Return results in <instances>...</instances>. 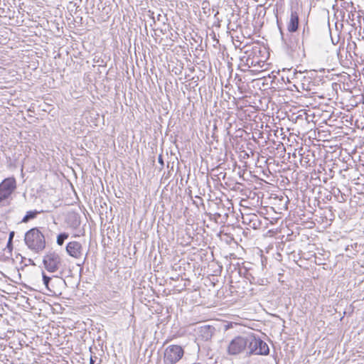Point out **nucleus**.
I'll return each mask as SVG.
<instances>
[{
	"instance_id": "1",
	"label": "nucleus",
	"mask_w": 364,
	"mask_h": 364,
	"mask_svg": "<svg viewBox=\"0 0 364 364\" xmlns=\"http://www.w3.org/2000/svg\"><path fill=\"white\" fill-rule=\"evenodd\" d=\"M247 55L246 64L252 68L255 72L262 73L269 70V65L267 60L269 53L266 48L259 44L253 46L251 49L245 51Z\"/></svg>"
},
{
	"instance_id": "2",
	"label": "nucleus",
	"mask_w": 364,
	"mask_h": 364,
	"mask_svg": "<svg viewBox=\"0 0 364 364\" xmlns=\"http://www.w3.org/2000/svg\"><path fill=\"white\" fill-rule=\"evenodd\" d=\"M24 241L28 248L36 253L43 252L46 246L45 236L37 228H31L26 232Z\"/></svg>"
},
{
	"instance_id": "3",
	"label": "nucleus",
	"mask_w": 364,
	"mask_h": 364,
	"mask_svg": "<svg viewBox=\"0 0 364 364\" xmlns=\"http://www.w3.org/2000/svg\"><path fill=\"white\" fill-rule=\"evenodd\" d=\"M16 187V179L14 176L7 177L0 183V204H4L11 199Z\"/></svg>"
},
{
	"instance_id": "4",
	"label": "nucleus",
	"mask_w": 364,
	"mask_h": 364,
	"mask_svg": "<svg viewBox=\"0 0 364 364\" xmlns=\"http://www.w3.org/2000/svg\"><path fill=\"white\" fill-rule=\"evenodd\" d=\"M184 349L179 345H170L164 352L163 360L164 364H176L184 355Z\"/></svg>"
},
{
	"instance_id": "5",
	"label": "nucleus",
	"mask_w": 364,
	"mask_h": 364,
	"mask_svg": "<svg viewBox=\"0 0 364 364\" xmlns=\"http://www.w3.org/2000/svg\"><path fill=\"white\" fill-rule=\"evenodd\" d=\"M43 263L46 269L53 273L60 268L62 259L60 255L56 252H49L44 255Z\"/></svg>"
},
{
	"instance_id": "6",
	"label": "nucleus",
	"mask_w": 364,
	"mask_h": 364,
	"mask_svg": "<svg viewBox=\"0 0 364 364\" xmlns=\"http://www.w3.org/2000/svg\"><path fill=\"white\" fill-rule=\"evenodd\" d=\"M247 344L246 338L237 336L230 342L228 346V352L232 355L238 354L245 349Z\"/></svg>"
},
{
	"instance_id": "7",
	"label": "nucleus",
	"mask_w": 364,
	"mask_h": 364,
	"mask_svg": "<svg viewBox=\"0 0 364 364\" xmlns=\"http://www.w3.org/2000/svg\"><path fill=\"white\" fill-rule=\"evenodd\" d=\"M82 245L80 242L70 241L66 245V252L72 257L80 259L82 256Z\"/></svg>"
},
{
	"instance_id": "8",
	"label": "nucleus",
	"mask_w": 364,
	"mask_h": 364,
	"mask_svg": "<svg viewBox=\"0 0 364 364\" xmlns=\"http://www.w3.org/2000/svg\"><path fill=\"white\" fill-rule=\"evenodd\" d=\"M252 344V343H251ZM253 345L255 347L254 351L258 355H267L269 353V347L266 343L259 340L254 339Z\"/></svg>"
},
{
	"instance_id": "9",
	"label": "nucleus",
	"mask_w": 364,
	"mask_h": 364,
	"mask_svg": "<svg viewBox=\"0 0 364 364\" xmlns=\"http://www.w3.org/2000/svg\"><path fill=\"white\" fill-rule=\"evenodd\" d=\"M299 28V14L296 11H291L289 22L287 23V30L289 32H295Z\"/></svg>"
},
{
	"instance_id": "10",
	"label": "nucleus",
	"mask_w": 364,
	"mask_h": 364,
	"mask_svg": "<svg viewBox=\"0 0 364 364\" xmlns=\"http://www.w3.org/2000/svg\"><path fill=\"white\" fill-rule=\"evenodd\" d=\"M40 213H41L40 211H37L36 210H29V211L26 212V214L23 218L21 222L26 223L30 220L35 218Z\"/></svg>"
},
{
	"instance_id": "11",
	"label": "nucleus",
	"mask_w": 364,
	"mask_h": 364,
	"mask_svg": "<svg viewBox=\"0 0 364 364\" xmlns=\"http://www.w3.org/2000/svg\"><path fill=\"white\" fill-rule=\"evenodd\" d=\"M43 284H45L47 289L49 290L51 293L55 294L57 293V291L53 288H51L49 286V282L51 280V278L48 277L45 273H43Z\"/></svg>"
},
{
	"instance_id": "12",
	"label": "nucleus",
	"mask_w": 364,
	"mask_h": 364,
	"mask_svg": "<svg viewBox=\"0 0 364 364\" xmlns=\"http://www.w3.org/2000/svg\"><path fill=\"white\" fill-rule=\"evenodd\" d=\"M69 237L68 234L66 232L60 233L57 237V244L60 246L63 245L64 241L68 239Z\"/></svg>"
},
{
	"instance_id": "13",
	"label": "nucleus",
	"mask_w": 364,
	"mask_h": 364,
	"mask_svg": "<svg viewBox=\"0 0 364 364\" xmlns=\"http://www.w3.org/2000/svg\"><path fill=\"white\" fill-rule=\"evenodd\" d=\"M7 247L10 250V251L12 250L13 245H12V240L11 238H9L8 243H7Z\"/></svg>"
},
{
	"instance_id": "14",
	"label": "nucleus",
	"mask_w": 364,
	"mask_h": 364,
	"mask_svg": "<svg viewBox=\"0 0 364 364\" xmlns=\"http://www.w3.org/2000/svg\"><path fill=\"white\" fill-rule=\"evenodd\" d=\"M14 236V231H12V232H10V234H9V238H11V240H13Z\"/></svg>"
},
{
	"instance_id": "15",
	"label": "nucleus",
	"mask_w": 364,
	"mask_h": 364,
	"mask_svg": "<svg viewBox=\"0 0 364 364\" xmlns=\"http://www.w3.org/2000/svg\"><path fill=\"white\" fill-rule=\"evenodd\" d=\"M90 364H95V360H94L92 356L90 357Z\"/></svg>"
}]
</instances>
